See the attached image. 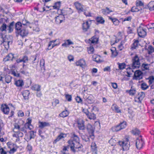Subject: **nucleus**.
<instances>
[{
    "mask_svg": "<svg viewBox=\"0 0 154 154\" xmlns=\"http://www.w3.org/2000/svg\"><path fill=\"white\" fill-rule=\"evenodd\" d=\"M68 142L71 150L73 152L75 153L82 150L83 146L79 142H74L72 140H69Z\"/></svg>",
    "mask_w": 154,
    "mask_h": 154,
    "instance_id": "f257e3e1",
    "label": "nucleus"
},
{
    "mask_svg": "<svg viewBox=\"0 0 154 154\" xmlns=\"http://www.w3.org/2000/svg\"><path fill=\"white\" fill-rule=\"evenodd\" d=\"M132 63L131 65L132 69H137L140 66V63L138 56L135 55L132 59Z\"/></svg>",
    "mask_w": 154,
    "mask_h": 154,
    "instance_id": "f03ea898",
    "label": "nucleus"
},
{
    "mask_svg": "<svg viewBox=\"0 0 154 154\" xmlns=\"http://www.w3.org/2000/svg\"><path fill=\"white\" fill-rule=\"evenodd\" d=\"M128 141V139L126 138L125 140L119 142V144L122 146L124 150H127L129 149L130 147V142Z\"/></svg>",
    "mask_w": 154,
    "mask_h": 154,
    "instance_id": "7ed1b4c3",
    "label": "nucleus"
},
{
    "mask_svg": "<svg viewBox=\"0 0 154 154\" xmlns=\"http://www.w3.org/2000/svg\"><path fill=\"white\" fill-rule=\"evenodd\" d=\"M87 131L90 134V137L91 139L93 140L94 138V130L92 126L90 124H88L86 128Z\"/></svg>",
    "mask_w": 154,
    "mask_h": 154,
    "instance_id": "20e7f679",
    "label": "nucleus"
},
{
    "mask_svg": "<svg viewBox=\"0 0 154 154\" xmlns=\"http://www.w3.org/2000/svg\"><path fill=\"white\" fill-rule=\"evenodd\" d=\"M139 36L140 37L144 38L146 35V29L143 27L140 26L137 29Z\"/></svg>",
    "mask_w": 154,
    "mask_h": 154,
    "instance_id": "39448f33",
    "label": "nucleus"
},
{
    "mask_svg": "<svg viewBox=\"0 0 154 154\" xmlns=\"http://www.w3.org/2000/svg\"><path fill=\"white\" fill-rule=\"evenodd\" d=\"M143 72L139 70H137L135 71L134 72L133 79L136 80H139L143 78Z\"/></svg>",
    "mask_w": 154,
    "mask_h": 154,
    "instance_id": "423d86ee",
    "label": "nucleus"
},
{
    "mask_svg": "<svg viewBox=\"0 0 154 154\" xmlns=\"http://www.w3.org/2000/svg\"><path fill=\"white\" fill-rule=\"evenodd\" d=\"M29 136H28L27 134L25 135L24 139L26 140L27 142L30 140L32 139H34L35 136L34 133H36V132H34L33 131H31L29 132Z\"/></svg>",
    "mask_w": 154,
    "mask_h": 154,
    "instance_id": "0eeeda50",
    "label": "nucleus"
},
{
    "mask_svg": "<svg viewBox=\"0 0 154 154\" xmlns=\"http://www.w3.org/2000/svg\"><path fill=\"white\" fill-rule=\"evenodd\" d=\"M1 110L5 114H8L10 111V109L8 106L6 104H3L1 105Z\"/></svg>",
    "mask_w": 154,
    "mask_h": 154,
    "instance_id": "6e6552de",
    "label": "nucleus"
},
{
    "mask_svg": "<svg viewBox=\"0 0 154 154\" xmlns=\"http://www.w3.org/2000/svg\"><path fill=\"white\" fill-rule=\"evenodd\" d=\"M26 28H22V29H21L17 33L20 35L22 37L27 36L29 32Z\"/></svg>",
    "mask_w": 154,
    "mask_h": 154,
    "instance_id": "1a4fd4ad",
    "label": "nucleus"
},
{
    "mask_svg": "<svg viewBox=\"0 0 154 154\" xmlns=\"http://www.w3.org/2000/svg\"><path fill=\"white\" fill-rule=\"evenodd\" d=\"M143 141L142 139H137L136 140V148L138 149H140L143 146Z\"/></svg>",
    "mask_w": 154,
    "mask_h": 154,
    "instance_id": "9d476101",
    "label": "nucleus"
},
{
    "mask_svg": "<svg viewBox=\"0 0 154 154\" xmlns=\"http://www.w3.org/2000/svg\"><path fill=\"white\" fill-rule=\"evenodd\" d=\"M77 123L79 129L82 130L85 129V128L84 125V122L83 120L78 121Z\"/></svg>",
    "mask_w": 154,
    "mask_h": 154,
    "instance_id": "9b49d317",
    "label": "nucleus"
},
{
    "mask_svg": "<svg viewBox=\"0 0 154 154\" xmlns=\"http://www.w3.org/2000/svg\"><path fill=\"white\" fill-rule=\"evenodd\" d=\"M76 64L77 66H80V67L83 68L86 66V64L85 60L82 59L76 63Z\"/></svg>",
    "mask_w": 154,
    "mask_h": 154,
    "instance_id": "f8f14e48",
    "label": "nucleus"
},
{
    "mask_svg": "<svg viewBox=\"0 0 154 154\" xmlns=\"http://www.w3.org/2000/svg\"><path fill=\"white\" fill-rule=\"evenodd\" d=\"M22 28H24L22 26L21 23L20 22H17L15 24V29L16 30V32L17 33Z\"/></svg>",
    "mask_w": 154,
    "mask_h": 154,
    "instance_id": "ddd939ff",
    "label": "nucleus"
},
{
    "mask_svg": "<svg viewBox=\"0 0 154 154\" xmlns=\"http://www.w3.org/2000/svg\"><path fill=\"white\" fill-rule=\"evenodd\" d=\"M74 5L76 9L80 13L83 11L84 9L81 4L78 2H76L74 3Z\"/></svg>",
    "mask_w": 154,
    "mask_h": 154,
    "instance_id": "4468645a",
    "label": "nucleus"
},
{
    "mask_svg": "<svg viewBox=\"0 0 154 154\" xmlns=\"http://www.w3.org/2000/svg\"><path fill=\"white\" fill-rule=\"evenodd\" d=\"M14 58V54L12 53H10L6 56V57L3 60L5 62L10 60L13 61Z\"/></svg>",
    "mask_w": 154,
    "mask_h": 154,
    "instance_id": "2eb2a0df",
    "label": "nucleus"
},
{
    "mask_svg": "<svg viewBox=\"0 0 154 154\" xmlns=\"http://www.w3.org/2000/svg\"><path fill=\"white\" fill-rule=\"evenodd\" d=\"M90 27V24L88 21L82 24V29L85 32L88 31Z\"/></svg>",
    "mask_w": 154,
    "mask_h": 154,
    "instance_id": "dca6fc26",
    "label": "nucleus"
},
{
    "mask_svg": "<svg viewBox=\"0 0 154 154\" xmlns=\"http://www.w3.org/2000/svg\"><path fill=\"white\" fill-rule=\"evenodd\" d=\"M98 38L96 37V36H94L89 39V41L91 44H96L98 43Z\"/></svg>",
    "mask_w": 154,
    "mask_h": 154,
    "instance_id": "f3484780",
    "label": "nucleus"
},
{
    "mask_svg": "<svg viewBox=\"0 0 154 154\" xmlns=\"http://www.w3.org/2000/svg\"><path fill=\"white\" fill-rule=\"evenodd\" d=\"M39 127L41 129H42L46 126H50L49 123L45 122H39Z\"/></svg>",
    "mask_w": 154,
    "mask_h": 154,
    "instance_id": "a211bd4d",
    "label": "nucleus"
},
{
    "mask_svg": "<svg viewBox=\"0 0 154 154\" xmlns=\"http://www.w3.org/2000/svg\"><path fill=\"white\" fill-rule=\"evenodd\" d=\"M14 24V22L12 21L11 23H10L9 26H8V28L7 30H8V33H10L13 31Z\"/></svg>",
    "mask_w": 154,
    "mask_h": 154,
    "instance_id": "6ab92c4d",
    "label": "nucleus"
},
{
    "mask_svg": "<svg viewBox=\"0 0 154 154\" xmlns=\"http://www.w3.org/2000/svg\"><path fill=\"white\" fill-rule=\"evenodd\" d=\"M85 101L88 104L93 103L94 102L93 97L91 95L89 96L85 99Z\"/></svg>",
    "mask_w": 154,
    "mask_h": 154,
    "instance_id": "aec40b11",
    "label": "nucleus"
},
{
    "mask_svg": "<svg viewBox=\"0 0 154 154\" xmlns=\"http://www.w3.org/2000/svg\"><path fill=\"white\" fill-rule=\"evenodd\" d=\"M101 11L102 13L105 15H107L113 11L112 10H110L109 8L108 7H106L105 9H102Z\"/></svg>",
    "mask_w": 154,
    "mask_h": 154,
    "instance_id": "412c9836",
    "label": "nucleus"
},
{
    "mask_svg": "<svg viewBox=\"0 0 154 154\" xmlns=\"http://www.w3.org/2000/svg\"><path fill=\"white\" fill-rule=\"evenodd\" d=\"M138 95L139 96L138 97V99L139 100V101L141 102L143 98L145 96V94L144 92H141L138 93Z\"/></svg>",
    "mask_w": 154,
    "mask_h": 154,
    "instance_id": "4be33fe9",
    "label": "nucleus"
},
{
    "mask_svg": "<svg viewBox=\"0 0 154 154\" xmlns=\"http://www.w3.org/2000/svg\"><path fill=\"white\" fill-rule=\"evenodd\" d=\"M21 24L24 28H26L28 26H29L30 23L25 19H23L22 21Z\"/></svg>",
    "mask_w": 154,
    "mask_h": 154,
    "instance_id": "5701e85b",
    "label": "nucleus"
},
{
    "mask_svg": "<svg viewBox=\"0 0 154 154\" xmlns=\"http://www.w3.org/2000/svg\"><path fill=\"white\" fill-rule=\"evenodd\" d=\"M73 43L71 41L70 39H68L63 43L62 46L63 47H66L68 45H70L73 44Z\"/></svg>",
    "mask_w": 154,
    "mask_h": 154,
    "instance_id": "b1692460",
    "label": "nucleus"
},
{
    "mask_svg": "<svg viewBox=\"0 0 154 154\" xmlns=\"http://www.w3.org/2000/svg\"><path fill=\"white\" fill-rule=\"evenodd\" d=\"M41 86L37 84H35L32 87V89L33 90L36 91H40Z\"/></svg>",
    "mask_w": 154,
    "mask_h": 154,
    "instance_id": "393cba45",
    "label": "nucleus"
},
{
    "mask_svg": "<svg viewBox=\"0 0 154 154\" xmlns=\"http://www.w3.org/2000/svg\"><path fill=\"white\" fill-rule=\"evenodd\" d=\"M64 134L63 133H61L59 136H57V138L54 141L53 143H56L57 142L59 141L60 140L64 137L63 135Z\"/></svg>",
    "mask_w": 154,
    "mask_h": 154,
    "instance_id": "a878e982",
    "label": "nucleus"
},
{
    "mask_svg": "<svg viewBox=\"0 0 154 154\" xmlns=\"http://www.w3.org/2000/svg\"><path fill=\"white\" fill-rule=\"evenodd\" d=\"M147 6L150 11H153L154 10V1L150 2Z\"/></svg>",
    "mask_w": 154,
    "mask_h": 154,
    "instance_id": "bb28decb",
    "label": "nucleus"
},
{
    "mask_svg": "<svg viewBox=\"0 0 154 154\" xmlns=\"http://www.w3.org/2000/svg\"><path fill=\"white\" fill-rule=\"evenodd\" d=\"M109 18L111 20L115 25H117L119 23V21L116 18H112L111 17H109Z\"/></svg>",
    "mask_w": 154,
    "mask_h": 154,
    "instance_id": "cd10ccee",
    "label": "nucleus"
},
{
    "mask_svg": "<svg viewBox=\"0 0 154 154\" xmlns=\"http://www.w3.org/2000/svg\"><path fill=\"white\" fill-rule=\"evenodd\" d=\"M69 115V113L66 110L64 111L59 115V116L63 118H64L67 116Z\"/></svg>",
    "mask_w": 154,
    "mask_h": 154,
    "instance_id": "c85d7f7f",
    "label": "nucleus"
},
{
    "mask_svg": "<svg viewBox=\"0 0 154 154\" xmlns=\"http://www.w3.org/2000/svg\"><path fill=\"white\" fill-rule=\"evenodd\" d=\"M29 94V92L28 90L24 91L22 93V95L25 99H26L28 98Z\"/></svg>",
    "mask_w": 154,
    "mask_h": 154,
    "instance_id": "c756f323",
    "label": "nucleus"
},
{
    "mask_svg": "<svg viewBox=\"0 0 154 154\" xmlns=\"http://www.w3.org/2000/svg\"><path fill=\"white\" fill-rule=\"evenodd\" d=\"M149 64L145 63H143L141 65V67L142 70L144 71L145 70H149Z\"/></svg>",
    "mask_w": 154,
    "mask_h": 154,
    "instance_id": "7c9ffc66",
    "label": "nucleus"
},
{
    "mask_svg": "<svg viewBox=\"0 0 154 154\" xmlns=\"http://www.w3.org/2000/svg\"><path fill=\"white\" fill-rule=\"evenodd\" d=\"M70 140H72V141H74V142H79V137L77 135H76L74 134H73V137Z\"/></svg>",
    "mask_w": 154,
    "mask_h": 154,
    "instance_id": "2f4dec72",
    "label": "nucleus"
},
{
    "mask_svg": "<svg viewBox=\"0 0 154 154\" xmlns=\"http://www.w3.org/2000/svg\"><path fill=\"white\" fill-rule=\"evenodd\" d=\"M112 108L113 110L116 111V112L120 113L121 112V111L119 109V107L116 105L113 104L112 105Z\"/></svg>",
    "mask_w": 154,
    "mask_h": 154,
    "instance_id": "473e14b6",
    "label": "nucleus"
},
{
    "mask_svg": "<svg viewBox=\"0 0 154 154\" xmlns=\"http://www.w3.org/2000/svg\"><path fill=\"white\" fill-rule=\"evenodd\" d=\"M82 140L86 142H89L90 141V135L88 136V135H83L82 136Z\"/></svg>",
    "mask_w": 154,
    "mask_h": 154,
    "instance_id": "72a5a7b5",
    "label": "nucleus"
},
{
    "mask_svg": "<svg viewBox=\"0 0 154 154\" xmlns=\"http://www.w3.org/2000/svg\"><path fill=\"white\" fill-rule=\"evenodd\" d=\"M15 84L18 87H21L23 85V81L21 80H19L15 82Z\"/></svg>",
    "mask_w": 154,
    "mask_h": 154,
    "instance_id": "f704fd0d",
    "label": "nucleus"
},
{
    "mask_svg": "<svg viewBox=\"0 0 154 154\" xmlns=\"http://www.w3.org/2000/svg\"><path fill=\"white\" fill-rule=\"evenodd\" d=\"M112 130L113 132L118 131L122 130L120 126L119 125H117L116 126L112 127Z\"/></svg>",
    "mask_w": 154,
    "mask_h": 154,
    "instance_id": "c9c22d12",
    "label": "nucleus"
},
{
    "mask_svg": "<svg viewBox=\"0 0 154 154\" xmlns=\"http://www.w3.org/2000/svg\"><path fill=\"white\" fill-rule=\"evenodd\" d=\"M87 117L90 119L94 120L96 118V115L94 113L90 112L88 115Z\"/></svg>",
    "mask_w": 154,
    "mask_h": 154,
    "instance_id": "e433bc0d",
    "label": "nucleus"
},
{
    "mask_svg": "<svg viewBox=\"0 0 154 154\" xmlns=\"http://www.w3.org/2000/svg\"><path fill=\"white\" fill-rule=\"evenodd\" d=\"M60 2H58L55 3L54 5L53 6L54 9L58 10L59 11V8L60 7Z\"/></svg>",
    "mask_w": 154,
    "mask_h": 154,
    "instance_id": "4c0bfd02",
    "label": "nucleus"
},
{
    "mask_svg": "<svg viewBox=\"0 0 154 154\" xmlns=\"http://www.w3.org/2000/svg\"><path fill=\"white\" fill-rule=\"evenodd\" d=\"M14 128L13 129V131L15 133V131H20V126L17 123H15L14 125Z\"/></svg>",
    "mask_w": 154,
    "mask_h": 154,
    "instance_id": "58836bf2",
    "label": "nucleus"
},
{
    "mask_svg": "<svg viewBox=\"0 0 154 154\" xmlns=\"http://www.w3.org/2000/svg\"><path fill=\"white\" fill-rule=\"evenodd\" d=\"M141 88L143 90H145L148 89L149 88V86H148L146 84L145 82L142 83L141 85Z\"/></svg>",
    "mask_w": 154,
    "mask_h": 154,
    "instance_id": "ea45409f",
    "label": "nucleus"
},
{
    "mask_svg": "<svg viewBox=\"0 0 154 154\" xmlns=\"http://www.w3.org/2000/svg\"><path fill=\"white\" fill-rule=\"evenodd\" d=\"M131 133L133 134L134 135H139L140 133V132L139 130L137 128H136L132 130L131 131Z\"/></svg>",
    "mask_w": 154,
    "mask_h": 154,
    "instance_id": "a19ab883",
    "label": "nucleus"
},
{
    "mask_svg": "<svg viewBox=\"0 0 154 154\" xmlns=\"http://www.w3.org/2000/svg\"><path fill=\"white\" fill-rule=\"evenodd\" d=\"M97 22L101 24H103L104 23L105 20L102 17H98L96 19Z\"/></svg>",
    "mask_w": 154,
    "mask_h": 154,
    "instance_id": "79ce46f5",
    "label": "nucleus"
},
{
    "mask_svg": "<svg viewBox=\"0 0 154 154\" xmlns=\"http://www.w3.org/2000/svg\"><path fill=\"white\" fill-rule=\"evenodd\" d=\"M154 52V48L152 46H149L148 48V53L149 54H151Z\"/></svg>",
    "mask_w": 154,
    "mask_h": 154,
    "instance_id": "37998d69",
    "label": "nucleus"
},
{
    "mask_svg": "<svg viewBox=\"0 0 154 154\" xmlns=\"http://www.w3.org/2000/svg\"><path fill=\"white\" fill-rule=\"evenodd\" d=\"M129 93L130 95H134L136 93V90L135 88H133L132 87L131 89L129 91Z\"/></svg>",
    "mask_w": 154,
    "mask_h": 154,
    "instance_id": "c03bdc74",
    "label": "nucleus"
},
{
    "mask_svg": "<svg viewBox=\"0 0 154 154\" xmlns=\"http://www.w3.org/2000/svg\"><path fill=\"white\" fill-rule=\"evenodd\" d=\"M136 7L142 6H144V3L141 1L137 0L136 2Z\"/></svg>",
    "mask_w": 154,
    "mask_h": 154,
    "instance_id": "a18cd8bd",
    "label": "nucleus"
},
{
    "mask_svg": "<svg viewBox=\"0 0 154 154\" xmlns=\"http://www.w3.org/2000/svg\"><path fill=\"white\" fill-rule=\"evenodd\" d=\"M126 122L125 121H123L122 122L120 123L119 125L120 126L122 129L124 128L126 126Z\"/></svg>",
    "mask_w": 154,
    "mask_h": 154,
    "instance_id": "49530a36",
    "label": "nucleus"
},
{
    "mask_svg": "<svg viewBox=\"0 0 154 154\" xmlns=\"http://www.w3.org/2000/svg\"><path fill=\"white\" fill-rule=\"evenodd\" d=\"M38 60H37L35 62L31 63V66L33 68H35L37 67L38 64Z\"/></svg>",
    "mask_w": 154,
    "mask_h": 154,
    "instance_id": "de8ad7c7",
    "label": "nucleus"
},
{
    "mask_svg": "<svg viewBox=\"0 0 154 154\" xmlns=\"http://www.w3.org/2000/svg\"><path fill=\"white\" fill-rule=\"evenodd\" d=\"M65 96L66 99L69 102H70L72 100V96L71 95L69 94H65Z\"/></svg>",
    "mask_w": 154,
    "mask_h": 154,
    "instance_id": "09e8293b",
    "label": "nucleus"
},
{
    "mask_svg": "<svg viewBox=\"0 0 154 154\" xmlns=\"http://www.w3.org/2000/svg\"><path fill=\"white\" fill-rule=\"evenodd\" d=\"M22 60L23 63H27L28 60H29L28 56L26 55L23 56L22 58Z\"/></svg>",
    "mask_w": 154,
    "mask_h": 154,
    "instance_id": "8fccbe9b",
    "label": "nucleus"
},
{
    "mask_svg": "<svg viewBox=\"0 0 154 154\" xmlns=\"http://www.w3.org/2000/svg\"><path fill=\"white\" fill-rule=\"evenodd\" d=\"M93 60L97 63L100 62V59L99 57L96 55H94L93 56Z\"/></svg>",
    "mask_w": 154,
    "mask_h": 154,
    "instance_id": "3c124183",
    "label": "nucleus"
},
{
    "mask_svg": "<svg viewBox=\"0 0 154 154\" xmlns=\"http://www.w3.org/2000/svg\"><path fill=\"white\" fill-rule=\"evenodd\" d=\"M11 79L12 77L10 75H8L6 76L5 78L6 82L9 83L11 82Z\"/></svg>",
    "mask_w": 154,
    "mask_h": 154,
    "instance_id": "603ef678",
    "label": "nucleus"
},
{
    "mask_svg": "<svg viewBox=\"0 0 154 154\" xmlns=\"http://www.w3.org/2000/svg\"><path fill=\"white\" fill-rule=\"evenodd\" d=\"M147 28L149 30L150 29L154 30V23H151L147 25Z\"/></svg>",
    "mask_w": 154,
    "mask_h": 154,
    "instance_id": "864d4df0",
    "label": "nucleus"
},
{
    "mask_svg": "<svg viewBox=\"0 0 154 154\" xmlns=\"http://www.w3.org/2000/svg\"><path fill=\"white\" fill-rule=\"evenodd\" d=\"M37 60L36 55L32 56L29 59V60H32V63L35 62Z\"/></svg>",
    "mask_w": 154,
    "mask_h": 154,
    "instance_id": "5fc2aeb1",
    "label": "nucleus"
},
{
    "mask_svg": "<svg viewBox=\"0 0 154 154\" xmlns=\"http://www.w3.org/2000/svg\"><path fill=\"white\" fill-rule=\"evenodd\" d=\"M137 7H132L131 9V12H138L140 11V10L138 9V8Z\"/></svg>",
    "mask_w": 154,
    "mask_h": 154,
    "instance_id": "6e6d98bb",
    "label": "nucleus"
},
{
    "mask_svg": "<svg viewBox=\"0 0 154 154\" xmlns=\"http://www.w3.org/2000/svg\"><path fill=\"white\" fill-rule=\"evenodd\" d=\"M138 42L139 41L138 40H136L134 42L133 44V46L132 47V48L133 49H135L136 48V47L137 46Z\"/></svg>",
    "mask_w": 154,
    "mask_h": 154,
    "instance_id": "4d7b16f0",
    "label": "nucleus"
},
{
    "mask_svg": "<svg viewBox=\"0 0 154 154\" xmlns=\"http://www.w3.org/2000/svg\"><path fill=\"white\" fill-rule=\"evenodd\" d=\"M8 27V26L7 25L4 23L1 26V29L2 31H6V29H7V28Z\"/></svg>",
    "mask_w": 154,
    "mask_h": 154,
    "instance_id": "13d9d810",
    "label": "nucleus"
},
{
    "mask_svg": "<svg viewBox=\"0 0 154 154\" xmlns=\"http://www.w3.org/2000/svg\"><path fill=\"white\" fill-rule=\"evenodd\" d=\"M125 65L124 63L119 64V69H123L125 68Z\"/></svg>",
    "mask_w": 154,
    "mask_h": 154,
    "instance_id": "bf43d9fd",
    "label": "nucleus"
},
{
    "mask_svg": "<svg viewBox=\"0 0 154 154\" xmlns=\"http://www.w3.org/2000/svg\"><path fill=\"white\" fill-rule=\"evenodd\" d=\"M91 147L94 151H96L97 150V147L95 143H92L91 145Z\"/></svg>",
    "mask_w": 154,
    "mask_h": 154,
    "instance_id": "052dcab7",
    "label": "nucleus"
},
{
    "mask_svg": "<svg viewBox=\"0 0 154 154\" xmlns=\"http://www.w3.org/2000/svg\"><path fill=\"white\" fill-rule=\"evenodd\" d=\"M94 51V48L93 47L91 46L88 49V53L89 54L93 53Z\"/></svg>",
    "mask_w": 154,
    "mask_h": 154,
    "instance_id": "680f3d73",
    "label": "nucleus"
},
{
    "mask_svg": "<svg viewBox=\"0 0 154 154\" xmlns=\"http://www.w3.org/2000/svg\"><path fill=\"white\" fill-rule=\"evenodd\" d=\"M45 60L43 59H42L40 60V66L42 69L43 67V69H44V66L45 65Z\"/></svg>",
    "mask_w": 154,
    "mask_h": 154,
    "instance_id": "e2e57ef3",
    "label": "nucleus"
},
{
    "mask_svg": "<svg viewBox=\"0 0 154 154\" xmlns=\"http://www.w3.org/2000/svg\"><path fill=\"white\" fill-rule=\"evenodd\" d=\"M15 133H17V136L18 137H22L23 136V134L20 131H15Z\"/></svg>",
    "mask_w": 154,
    "mask_h": 154,
    "instance_id": "0e129e2a",
    "label": "nucleus"
},
{
    "mask_svg": "<svg viewBox=\"0 0 154 154\" xmlns=\"http://www.w3.org/2000/svg\"><path fill=\"white\" fill-rule=\"evenodd\" d=\"M20 72L22 74L24 75H26L29 73L28 72L26 71V70H24L23 69H20Z\"/></svg>",
    "mask_w": 154,
    "mask_h": 154,
    "instance_id": "69168bd1",
    "label": "nucleus"
},
{
    "mask_svg": "<svg viewBox=\"0 0 154 154\" xmlns=\"http://www.w3.org/2000/svg\"><path fill=\"white\" fill-rule=\"evenodd\" d=\"M112 52V57H115L117 56L118 53L116 51H114L112 50L111 49Z\"/></svg>",
    "mask_w": 154,
    "mask_h": 154,
    "instance_id": "338daca9",
    "label": "nucleus"
},
{
    "mask_svg": "<svg viewBox=\"0 0 154 154\" xmlns=\"http://www.w3.org/2000/svg\"><path fill=\"white\" fill-rule=\"evenodd\" d=\"M154 80V77L153 76H152L150 77L148 82L149 84H152Z\"/></svg>",
    "mask_w": 154,
    "mask_h": 154,
    "instance_id": "774afa93",
    "label": "nucleus"
}]
</instances>
